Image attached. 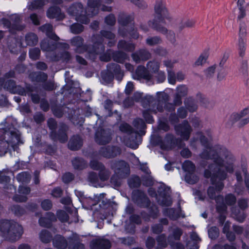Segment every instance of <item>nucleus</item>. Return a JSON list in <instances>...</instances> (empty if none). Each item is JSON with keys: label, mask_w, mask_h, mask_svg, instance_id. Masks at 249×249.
Returning a JSON list of instances; mask_svg holds the SVG:
<instances>
[{"label": "nucleus", "mask_w": 249, "mask_h": 249, "mask_svg": "<svg viewBox=\"0 0 249 249\" xmlns=\"http://www.w3.org/2000/svg\"><path fill=\"white\" fill-rule=\"evenodd\" d=\"M106 194L102 193L100 194L99 195H94L92 205H95L97 203L101 202L99 204V206L101 209L107 210H108L110 211L111 210L113 209V205L115 204L113 202H111L109 199H107L105 197Z\"/></svg>", "instance_id": "17"}, {"label": "nucleus", "mask_w": 249, "mask_h": 249, "mask_svg": "<svg viewBox=\"0 0 249 249\" xmlns=\"http://www.w3.org/2000/svg\"><path fill=\"white\" fill-rule=\"evenodd\" d=\"M47 16L51 19H56L57 21H61L65 18V14L62 12L61 8L57 6H52L47 11Z\"/></svg>", "instance_id": "21"}, {"label": "nucleus", "mask_w": 249, "mask_h": 249, "mask_svg": "<svg viewBox=\"0 0 249 249\" xmlns=\"http://www.w3.org/2000/svg\"><path fill=\"white\" fill-rule=\"evenodd\" d=\"M112 57L114 61L123 63L127 58V55L124 52L117 51L113 52Z\"/></svg>", "instance_id": "40"}, {"label": "nucleus", "mask_w": 249, "mask_h": 249, "mask_svg": "<svg viewBox=\"0 0 249 249\" xmlns=\"http://www.w3.org/2000/svg\"><path fill=\"white\" fill-rule=\"evenodd\" d=\"M157 103L164 104L168 101L169 96L165 92H157Z\"/></svg>", "instance_id": "54"}, {"label": "nucleus", "mask_w": 249, "mask_h": 249, "mask_svg": "<svg viewBox=\"0 0 249 249\" xmlns=\"http://www.w3.org/2000/svg\"><path fill=\"white\" fill-rule=\"evenodd\" d=\"M159 221V223L154 224L151 226V230L154 234H160L163 230V226H166L169 224L168 220L166 218H160Z\"/></svg>", "instance_id": "33"}, {"label": "nucleus", "mask_w": 249, "mask_h": 249, "mask_svg": "<svg viewBox=\"0 0 249 249\" xmlns=\"http://www.w3.org/2000/svg\"><path fill=\"white\" fill-rule=\"evenodd\" d=\"M219 230L216 226H213L208 230L209 237L212 240L216 239L219 236Z\"/></svg>", "instance_id": "64"}, {"label": "nucleus", "mask_w": 249, "mask_h": 249, "mask_svg": "<svg viewBox=\"0 0 249 249\" xmlns=\"http://www.w3.org/2000/svg\"><path fill=\"white\" fill-rule=\"evenodd\" d=\"M133 124L134 126L139 129V136L138 138H140L141 136L145 135V131L144 130V129L146 127V125L145 123V122L143 120V119L141 118H137L133 121Z\"/></svg>", "instance_id": "37"}, {"label": "nucleus", "mask_w": 249, "mask_h": 249, "mask_svg": "<svg viewBox=\"0 0 249 249\" xmlns=\"http://www.w3.org/2000/svg\"><path fill=\"white\" fill-rule=\"evenodd\" d=\"M5 89L11 93L18 94H24V90L21 86L17 85L15 80L9 79L6 80L4 84Z\"/></svg>", "instance_id": "22"}, {"label": "nucleus", "mask_w": 249, "mask_h": 249, "mask_svg": "<svg viewBox=\"0 0 249 249\" xmlns=\"http://www.w3.org/2000/svg\"><path fill=\"white\" fill-rule=\"evenodd\" d=\"M84 9L81 3L76 2L71 4L68 9V13L70 15L77 17Z\"/></svg>", "instance_id": "32"}, {"label": "nucleus", "mask_w": 249, "mask_h": 249, "mask_svg": "<svg viewBox=\"0 0 249 249\" xmlns=\"http://www.w3.org/2000/svg\"><path fill=\"white\" fill-rule=\"evenodd\" d=\"M200 142L206 149H204L200 154L201 158L205 160H212L215 164V161L222 162V164L233 163L235 159L233 155L228 149L220 145H216L212 147L208 142V139L202 136L200 139Z\"/></svg>", "instance_id": "2"}, {"label": "nucleus", "mask_w": 249, "mask_h": 249, "mask_svg": "<svg viewBox=\"0 0 249 249\" xmlns=\"http://www.w3.org/2000/svg\"><path fill=\"white\" fill-rule=\"evenodd\" d=\"M69 127L64 123H60L58 126L57 130L51 131V138L54 142L59 141L61 143H65L68 140L67 132Z\"/></svg>", "instance_id": "10"}, {"label": "nucleus", "mask_w": 249, "mask_h": 249, "mask_svg": "<svg viewBox=\"0 0 249 249\" xmlns=\"http://www.w3.org/2000/svg\"><path fill=\"white\" fill-rule=\"evenodd\" d=\"M84 39L79 36L73 37L71 41L72 46L76 47V52L78 53H82V50H87L88 46L83 45Z\"/></svg>", "instance_id": "30"}, {"label": "nucleus", "mask_w": 249, "mask_h": 249, "mask_svg": "<svg viewBox=\"0 0 249 249\" xmlns=\"http://www.w3.org/2000/svg\"><path fill=\"white\" fill-rule=\"evenodd\" d=\"M83 145V140L78 135H73L70 139L68 142L69 148L72 151H76L81 148Z\"/></svg>", "instance_id": "27"}, {"label": "nucleus", "mask_w": 249, "mask_h": 249, "mask_svg": "<svg viewBox=\"0 0 249 249\" xmlns=\"http://www.w3.org/2000/svg\"><path fill=\"white\" fill-rule=\"evenodd\" d=\"M110 168L114 171V174L120 176L121 178H126L130 174L129 164L124 160H113L110 162Z\"/></svg>", "instance_id": "9"}, {"label": "nucleus", "mask_w": 249, "mask_h": 249, "mask_svg": "<svg viewBox=\"0 0 249 249\" xmlns=\"http://www.w3.org/2000/svg\"><path fill=\"white\" fill-rule=\"evenodd\" d=\"M184 104L186 107L190 112L195 111L197 108V106L196 105L195 101L192 98H188L185 101Z\"/></svg>", "instance_id": "50"}, {"label": "nucleus", "mask_w": 249, "mask_h": 249, "mask_svg": "<svg viewBox=\"0 0 249 249\" xmlns=\"http://www.w3.org/2000/svg\"><path fill=\"white\" fill-rule=\"evenodd\" d=\"M163 213L172 220H176L180 217L179 213L177 212L175 208L165 209Z\"/></svg>", "instance_id": "44"}, {"label": "nucleus", "mask_w": 249, "mask_h": 249, "mask_svg": "<svg viewBox=\"0 0 249 249\" xmlns=\"http://www.w3.org/2000/svg\"><path fill=\"white\" fill-rule=\"evenodd\" d=\"M89 166L92 169L99 171L102 169H104L105 167L102 162L95 160L90 161Z\"/></svg>", "instance_id": "61"}, {"label": "nucleus", "mask_w": 249, "mask_h": 249, "mask_svg": "<svg viewBox=\"0 0 249 249\" xmlns=\"http://www.w3.org/2000/svg\"><path fill=\"white\" fill-rule=\"evenodd\" d=\"M246 25L244 23H241L239 27L238 51L239 56L243 57L245 55L246 41Z\"/></svg>", "instance_id": "16"}, {"label": "nucleus", "mask_w": 249, "mask_h": 249, "mask_svg": "<svg viewBox=\"0 0 249 249\" xmlns=\"http://www.w3.org/2000/svg\"><path fill=\"white\" fill-rule=\"evenodd\" d=\"M185 179L186 182L194 184L198 181V177L195 174V172L186 173L185 176Z\"/></svg>", "instance_id": "55"}, {"label": "nucleus", "mask_w": 249, "mask_h": 249, "mask_svg": "<svg viewBox=\"0 0 249 249\" xmlns=\"http://www.w3.org/2000/svg\"><path fill=\"white\" fill-rule=\"evenodd\" d=\"M48 77L47 73L41 71L33 72L29 74L31 81L37 83H44L47 80Z\"/></svg>", "instance_id": "31"}, {"label": "nucleus", "mask_w": 249, "mask_h": 249, "mask_svg": "<svg viewBox=\"0 0 249 249\" xmlns=\"http://www.w3.org/2000/svg\"><path fill=\"white\" fill-rule=\"evenodd\" d=\"M131 56L137 63H139L141 61H146L151 57V53L145 49H141L138 52L133 53Z\"/></svg>", "instance_id": "26"}, {"label": "nucleus", "mask_w": 249, "mask_h": 249, "mask_svg": "<svg viewBox=\"0 0 249 249\" xmlns=\"http://www.w3.org/2000/svg\"><path fill=\"white\" fill-rule=\"evenodd\" d=\"M16 179L18 182L28 183L31 179V175L28 172H22L18 174Z\"/></svg>", "instance_id": "49"}, {"label": "nucleus", "mask_w": 249, "mask_h": 249, "mask_svg": "<svg viewBox=\"0 0 249 249\" xmlns=\"http://www.w3.org/2000/svg\"><path fill=\"white\" fill-rule=\"evenodd\" d=\"M154 18L152 21H149V25L152 24V27L161 34L167 32V29L160 24L161 22L165 23V19L171 20L167 9L162 0H157L154 6Z\"/></svg>", "instance_id": "3"}, {"label": "nucleus", "mask_w": 249, "mask_h": 249, "mask_svg": "<svg viewBox=\"0 0 249 249\" xmlns=\"http://www.w3.org/2000/svg\"><path fill=\"white\" fill-rule=\"evenodd\" d=\"M99 175L94 172H90L89 173L88 180L92 185L97 187L99 186Z\"/></svg>", "instance_id": "51"}, {"label": "nucleus", "mask_w": 249, "mask_h": 249, "mask_svg": "<svg viewBox=\"0 0 249 249\" xmlns=\"http://www.w3.org/2000/svg\"><path fill=\"white\" fill-rule=\"evenodd\" d=\"M39 237L41 241L44 243H48L53 241V237L51 233L46 230H43L40 233Z\"/></svg>", "instance_id": "47"}, {"label": "nucleus", "mask_w": 249, "mask_h": 249, "mask_svg": "<svg viewBox=\"0 0 249 249\" xmlns=\"http://www.w3.org/2000/svg\"><path fill=\"white\" fill-rule=\"evenodd\" d=\"M110 172L105 167L104 169H102L99 172V177L102 181L107 180L110 176Z\"/></svg>", "instance_id": "63"}, {"label": "nucleus", "mask_w": 249, "mask_h": 249, "mask_svg": "<svg viewBox=\"0 0 249 249\" xmlns=\"http://www.w3.org/2000/svg\"><path fill=\"white\" fill-rule=\"evenodd\" d=\"M233 163L222 164L220 160L215 161V164H209L208 168L204 172V177L206 178H211V183L214 186H210L207 190V194L211 199H214L218 202L219 199L223 200L221 195L216 196V193L220 192L223 189V181L227 178V173L233 172Z\"/></svg>", "instance_id": "1"}, {"label": "nucleus", "mask_w": 249, "mask_h": 249, "mask_svg": "<svg viewBox=\"0 0 249 249\" xmlns=\"http://www.w3.org/2000/svg\"><path fill=\"white\" fill-rule=\"evenodd\" d=\"M127 182L130 188H137L141 186L142 180L138 176L134 175L128 179Z\"/></svg>", "instance_id": "43"}, {"label": "nucleus", "mask_w": 249, "mask_h": 249, "mask_svg": "<svg viewBox=\"0 0 249 249\" xmlns=\"http://www.w3.org/2000/svg\"><path fill=\"white\" fill-rule=\"evenodd\" d=\"M30 58L33 60H36L39 59L40 50L38 48H33L30 49L29 52Z\"/></svg>", "instance_id": "60"}, {"label": "nucleus", "mask_w": 249, "mask_h": 249, "mask_svg": "<svg viewBox=\"0 0 249 249\" xmlns=\"http://www.w3.org/2000/svg\"><path fill=\"white\" fill-rule=\"evenodd\" d=\"M148 208V213L150 214L151 218L153 219H156L159 215V210L158 206L155 204H152L147 208Z\"/></svg>", "instance_id": "56"}, {"label": "nucleus", "mask_w": 249, "mask_h": 249, "mask_svg": "<svg viewBox=\"0 0 249 249\" xmlns=\"http://www.w3.org/2000/svg\"><path fill=\"white\" fill-rule=\"evenodd\" d=\"M166 149L174 148L176 146L179 148L183 147L185 144L180 138H176L173 134L168 133L164 138Z\"/></svg>", "instance_id": "18"}, {"label": "nucleus", "mask_w": 249, "mask_h": 249, "mask_svg": "<svg viewBox=\"0 0 249 249\" xmlns=\"http://www.w3.org/2000/svg\"><path fill=\"white\" fill-rule=\"evenodd\" d=\"M56 221V217L52 212H47L44 216H41L38 220L39 225L42 227L49 228L52 227L53 222Z\"/></svg>", "instance_id": "24"}, {"label": "nucleus", "mask_w": 249, "mask_h": 249, "mask_svg": "<svg viewBox=\"0 0 249 249\" xmlns=\"http://www.w3.org/2000/svg\"><path fill=\"white\" fill-rule=\"evenodd\" d=\"M49 0H34L28 5L29 9L34 10L42 8Z\"/></svg>", "instance_id": "45"}, {"label": "nucleus", "mask_w": 249, "mask_h": 249, "mask_svg": "<svg viewBox=\"0 0 249 249\" xmlns=\"http://www.w3.org/2000/svg\"><path fill=\"white\" fill-rule=\"evenodd\" d=\"M40 47L43 51H52L56 48V43L53 41L43 40L40 43Z\"/></svg>", "instance_id": "42"}, {"label": "nucleus", "mask_w": 249, "mask_h": 249, "mask_svg": "<svg viewBox=\"0 0 249 249\" xmlns=\"http://www.w3.org/2000/svg\"><path fill=\"white\" fill-rule=\"evenodd\" d=\"M133 18L130 15H122L118 18V22L122 26L118 29V34L122 37L137 39L139 34L135 29Z\"/></svg>", "instance_id": "4"}, {"label": "nucleus", "mask_w": 249, "mask_h": 249, "mask_svg": "<svg viewBox=\"0 0 249 249\" xmlns=\"http://www.w3.org/2000/svg\"><path fill=\"white\" fill-rule=\"evenodd\" d=\"M10 20L12 23V29L11 30L21 31L23 29L24 26L20 25L21 19L18 15H12L10 17Z\"/></svg>", "instance_id": "36"}, {"label": "nucleus", "mask_w": 249, "mask_h": 249, "mask_svg": "<svg viewBox=\"0 0 249 249\" xmlns=\"http://www.w3.org/2000/svg\"><path fill=\"white\" fill-rule=\"evenodd\" d=\"M124 75L120 66L116 63H111L107 65L106 70L101 71L100 81L103 84L107 85L110 84L115 77L120 82L123 79Z\"/></svg>", "instance_id": "6"}, {"label": "nucleus", "mask_w": 249, "mask_h": 249, "mask_svg": "<svg viewBox=\"0 0 249 249\" xmlns=\"http://www.w3.org/2000/svg\"><path fill=\"white\" fill-rule=\"evenodd\" d=\"M53 246L57 249H66L68 246V240L60 234L55 235L53 239Z\"/></svg>", "instance_id": "29"}, {"label": "nucleus", "mask_w": 249, "mask_h": 249, "mask_svg": "<svg viewBox=\"0 0 249 249\" xmlns=\"http://www.w3.org/2000/svg\"><path fill=\"white\" fill-rule=\"evenodd\" d=\"M152 113H153L150 109H145L142 112V116L146 122L148 124H153L154 122Z\"/></svg>", "instance_id": "59"}, {"label": "nucleus", "mask_w": 249, "mask_h": 249, "mask_svg": "<svg viewBox=\"0 0 249 249\" xmlns=\"http://www.w3.org/2000/svg\"><path fill=\"white\" fill-rule=\"evenodd\" d=\"M132 199L133 202L141 208H148L151 204V201L146 195L140 190L133 191Z\"/></svg>", "instance_id": "11"}, {"label": "nucleus", "mask_w": 249, "mask_h": 249, "mask_svg": "<svg viewBox=\"0 0 249 249\" xmlns=\"http://www.w3.org/2000/svg\"><path fill=\"white\" fill-rule=\"evenodd\" d=\"M147 70L152 73H156L159 71L160 68L159 63L155 61H149L147 64Z\"/></svg>", "instance_id": "58"}, {"label": "nucleus", "mask_w": 249, "mask_h": 249, "mask_svg": "<svg viewBox=\"0 0 249 249\" xmlns=\"http://www.w3.org/2000/svg\"><path fill=\"white\" fill-rule=\"evenodd\" d=\"M182 234V231L181 229L179 228L174 229L172 233H170L167 237L168 242L173 243L175 240H179Z\"/></svg>", "instance_id": "38"}, {"label": "nucleus", "mask_w": 249, "mask_h": 249, "mask_svg": "<svg viewBox=\"0 0 249 249\" xmlns=\"http://www.w3.org/2000/svg\"><path fill=\"white\" fill-rule=\"evenodd\" d=\"M16 124L15 121H10V119L6 120L5 127L0 130L4 134L9 136V138L7 142L13 147L23 143L20 139L21 133L16 128Z\"/></svg>", "instance_id": "7"}, {"label": "nucleus", "mask_w": 249, "mask_h": 249, "mask_svg": "<svg viewBox=\"0 0 249 249\" xmlns=\"http://www.w3.org/2000/svg\"><path fill=\"white\" fill-rule=\"evenodd\" d=\"M119 129L123 132H125L130 135L129 139L133 143L138 145L137 143L138 137L139 136V132L135 131L129 124L124 123L120 124Z\"/></svg>", "instance_id": "20"}, {"label": "nucleus", "mask_w": 249, "mask_h": 249, "mask_svg": "<svg viewBox=\"0 0 249 249\" xmlns=\"http://www.w3.org/2000/svg\"><path fill=\"white\" fill-rule=\"evenodd\" d=\"M157 103V99L150 95H146L142 100V107L151 109L153 112H156L155 107Z\"/></svg>", "instance_id": "25"}, {"label": "nucleus", "mask_w": 249, "mask_h": 249, "mask_svg": "<svg viewBox=\"0 0 249 249\" xmlns=\"http://www.w3.org/2000/svg\"><path fill=\"white\" fill-rule=\"evenodd\" d=\"M124 179L125 178H121L117 174H113L110 178V185L114 189H118L122 186Z\"/></svg>", "instance_id": "39"}, {"label": "nucleus", "mask_w": 249, "mask_h": 249, "mask_svg": "<svg viewBox=\"0 0 249 249\" xmlns=\"http://www.w3.org/2000/svg\"><path fill=\"white\" fill-rule=\"evenodd\" d=\"M134 76L139 80L143 79L150 81L152 76L144 66H139L136 70Z\"/></svg>", "instance_id": "28"}, {"label": "nucleus", "mask_w": 249, "mask_h": 249, "mask_svg": "<svg viewBox=\"0 0 249 249\" xmlns=\"http://www.w3.org/2000/svg\"><path fill=\"white\" fill-rule=\"evenodd\" d=\"M72 165L75 170H82L88 167L87 161L80 157H75L71 160Z\"/></svg>", "instance_id": "35"}, {"label": "nucleus", "mask_w": 249, "mask_h": 249, "mask_svg": "<svg viewBox=\"0 0 249 249\" xmlns=\"http://www.w3.org/2000/svg\"><path fill=\"white\" fill-rule=\"evenodd\" d=\"M162 40L158 36L148 37L146 40V43L150 46L156 45L161 43Z\"/></svg>", "instance_id": "62"}, {"label": "nucleus", "mask_w": 249, "mask_h": 249, "mask_svg": "<svg viewBox=\"0 0 249 249\" xmlns=\"http://www.w3.org/2000/svg\"><path fill=\"white\" fill-rule=\"evenodd\" d=\"M158 194L161 198L160 204L163 206H170L172 204V200L170 196V188L165 185L158 188ZM159 201L160 200H159Z\"/></svg>", "instance_id": "12"}, {"label": "nucleus", "mask_w": 249, "mask_h": 249, "mask_svg": "<svg viewBox=\"0 0 249 249\" xmlns=\"http://www.w3.org/2000/svg\"><path fill=\"white\" fill-rule=\"evenodd\" d=\"M176 133L185 141H188L190 138V134L192 131L191 126L186 120L175 127Z\"/></svg>", "instance_id": "14"}, {"label": "nucleus", "mask_w": 249, "mask_h": 249, "mask_svg": "<svg viewBox=\"0 0 249 249\" xmlns=\"http://www.w3.org/2000/svg\"><path fill=\"white\" fill-rule=\"evenodd\" d=\"M121 149L119 147L107 145L102 147L99 151V154L107 159H112L117 157L121 153Z\"/></svg>", "instance_id": "15"}, {"label": "nucleus", "mask_w": 249, "mask_h": 249, "mask_svg": "<svg viewBox=\"0 0 249 249\" xmlns=\"http://www.w3.org/2000/svg\"><path fill=\"white\" fill-rule=\"evenodd\" d=\"M0 231L6 234L7 240L12 242L19 239L23 233V228L21 225L7 220L0 221Z\"/></svg>", "instance_id": "5"}, {"label": "nucleus", "mask_w": 249, "mask_h": 249, "mask_svg": "<svg viewBox=\"0 0 249 249\" xmlns=\"http://www.w3.org/2000/svg\"><path fill=\"white\" fill-rule=\"evenodd\" d=\"M90 246L91 249H110L111 245L108 239L97 238L91 241Z\"/></svg>", "instance_id": "23"}, {"label": "nucleus", "mask_w": 249, "mask_h": 249, "mask_svg": "<svg viewBox=\"0 0 249 249\" xmlns=\"http://www.w3.org/2000/svg\"><path fill=\"white\" fill-rule=\"evenodd\" d=\"M93 36H99L102 39V44H103L104 37L108 39H114L115 38L114 34L109 31L101 30L99 34H94Z\"/></svg>", "instance_id": "48"}, {"label": "nucleus", "mask_w": 249, "mask_h": 249, "mask_svg": "<svg viewBox=\"0 0 249 249\" xmlns=\"http://www.w3.org/2000/svg\"><path fill=\"white\" fill-rule=\"evenodd\" d=\"M11 210L16 215L18 216H21L26 213L25 207L19 205H13L11 207Z\"/></svg>", "instance_id": "57"}, {"label": "nucleus", "mask_w": 249, "mask_h": 249, "mask_svg": "<svg viewBox=\"0 0 249 249\" xmlns=\"http://www.w3.org/2000/svg\"><path fill=\"white\" fill-rule=\"evenodd\" d=\"M21 45V39L18 36L12 35L8 37L7 45L11 53L18 54L20 52Z\"/></svg>", "instance_id": "19"}, {"label": "nucleus", "mask_w": 249, "mask_h": 249, "mask_svg": "<svg viewBox=\"0 0 249 249\" xmlns=\"http://www.w3.org/2000/svg\"><path fill=\"white\" fill-rule=\"evenodd\" d=\"M91 41L93 43L92 50H89L88 46L87 50H82V53L86 52L85 57L90 60H94L96 57L97 54L104 53L105 47L102 44L101 38L99 36H92Z\"/></svg>", "instance_id": "8"}, {"label": "nucleus", "mask_w": 249, "mask_h": 249, "mask_svg": "<svg viewBox=\"0 0 249 249\" xmlns=\"http://www.w3.org/2000/svg\"><path fill=\"white\" fill-rule=\"evenodd\" d=\"M182 168L186 173L195 172L196 166L191 161L186 160L182 164Z\"/></svg>", "instance_id": "52"}, {"label": "nucleus", "mask_w": 249, "mask_h": 249, "mask_svg": "<svg viewBox=\"0 0 249 249\" xmlns=\"http://www.w3.org/2000/svg\"><path fill=\"white\" fill-rule=\"evenodd\" d=\"M152 143L155 146L160 145L161 149L166 150L164 141H163L161 137L160 136H154L152 140Z\"/></svg>", "instance_id": "53"}, {"label": "nucleus", "mask_w": 249, "mask_h": 249, "mask_svg": "<svg viewBox=\"0 0 249 249\" xmlns=\"http://www.w3.org/2000/svg\"><path fill=\"white\" fill-rule=\"evenodd\" d=\"M118 48L125 51L131 52L135 49V46L133 43H128L124 40H121L118 42Z\"/></svg>", "instance_id": "41"}, {"label": "nucleus", "mask_w": 249, "mask_h": 249, "mask_svg": "<svg viewBox=\"0 0 249 249\" xmlns=\"http://www.w3.org/2000/svg\"><path fill=\"white\" fill-rule=\"evenodd\" d=\"M25 41L28 46L36 45L38 42V37L34 33H28L25 36Z\"/></svg>", "instance_id": "46"}, {"label": "nucleus", "mask_w": 249, "mask_h": 249, "mask_svg": "<svg viewBox=\"0 0 249 249\" xmlns=\"http://www.w3.org/2000/svg\"><path fill=\"white\" fill-rule=\"evenodd\" d=\"M232 217L239 223H243L246 217L247 214L243 210L237 207H232L231 209Z\"/></svg>", "instance_id": "34"}, {"label": "nucleus", "mask_w": 249, "mask_h": 249, "mask_svg": "<svg viewBox=\"0 0 249 249\" xmlns=\"http://www.w3.org/2000/svg\"><path fill=\"white\" fill-rule=\"evenodd\" d=\"M112 134L110 130L100 129L96 132L95 141L100 145H106L112 140Z\"/></svg>", "instance_id": "13"}]
</instances>
